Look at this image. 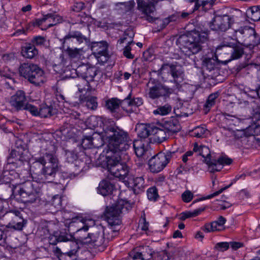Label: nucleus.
<instances>
[{"label": "nucleus", "instance_id": "1", "mask_svg": "<svg viewBox=\"0 0 260 260\" xmlns=\"http://www.w3.org/2000/svg\"><path fill=\"white\" fill-rule=\"evenodd\" d=\"M92 147L99 148L106 143L108 154L113 152L124 151L127 150L131 141L127 132L115 125H104L103 131L92 136Z\"/></svg>", "mask_w": 260, "mask_h": 260}, {"label": "nucleus", "instance_id": "2", "mask_svg": "<svg viewBox=\"0 0 260 260\" xmlns=\"http://www.w3.org/2000/svg\"><path fill=\"white\" fill-rule=\"evenodd\" d=\"M131 208L130 203L122 199L118 200L111 206L107 207L105 214L109 226L102 232L106 245L119 234V226L121 223L120 214L127 212Z\"/></svg>", "mask_w": 260, "mask_h": 260}, {"label": "nucleus", "instance_id": "3", "mask_svg": "<svg viewBox=\"0 0 260 260\" xmlns=\"http://www.w3.org/2000/svg\"><path fill=\"white\" fill-rule=\"evenodd\" d=\"M193 151L205 158L204 161L210 173L219 172L222 169V166L230 165L232 162L231 159L225 156H221L217 158H212L209 148L205 145H199L197 143L193 144Z\"/></svg>", "mask_w": 260, "mask_h": 260}, {"label": "nucleus", "instance_id": "4", "mask_svg": "<svg viewBox=\"0 0 260 260\" xmlns=\"http://www.w3.org/2000/svg\"><path fill=\"white\" fill-rule=\"evenodd\" d=\"M210 31L206 30L203 32H192L187 36H182L179 37L178 42L183 46L184 49H187L192 54L200 51L203 46V44L208 40Z\"/></svg>", "mask_w": 260, "mask_h": 260}, {"label": "nucleus", "instance_id": "5", "mask_svg": "<svg viewBox=\"0 0 260 260\" xmlns=\"http://www.w3.org/2000/svg\"><path fill=\"white\" fill-rule=\"evenodd\" d=\"M15 191L17 200L24 203H32L40 200L41 189L38 182L27 181L17 187Z\"/></svg>", "mask_w": 260, "mask_h": 260}, {"label": "nucleus", "instance_id": "6", "mask_svg": "<svg viewBox=\"0 0 260 260\" xmlns=\"http://www.w3.org/2000/svg\"><path fill=\"white\" fill-rule=\"evenodd\" d=\"M19 71L21 76L36 86H40L46 81L44 71L36 64L24 63L20 66Z\"/></svg>", "mask_w": 260, "mask_h": 260}, {"label": "nucleus", "instance_id": "7", "mask_svg": "<svg viewBox=\"0 0 260 260\" xmlns=\"http://www.w3.org/2000/svg\"><path fill=\"white\" fill-rule=\"evenodd\" d=\"M147 86L148 96L153 100L162 98L166 101L174 92L172 88L152 78L149 80Z\"/></svg>", "mask_w": 260, "mask_h": 260}, {"label": "nucleus", "instance_id": "8", "mask_svg": "<svg viewBox=\"0 0 260 260\" xmlns=\"http://www.w3.org/2000/svg\"><path fill=\"white\" fill-rule=\"evenodd\" d=\"M175 155V151H168L166 153H159L153 156L148 161L149 168L150 171L153 173L160 172Z\"/></svg>", "mask_w": 260, "mask_h": 260}, {"label": "nucleus", "instance_id": "9", "mask_svg": "<svg viewBox=\"0 0 260 260\" xmlns=\"http://www.w3.org/2000/svg\"><path fill=\"white\" fill-rule=\"evenodd\" d=\"M234 16L228 15H215L213 19L208 23L209 28L217 32H225L234 23Z\"/></svg>", "mask_w": 260, "mask_h": 260}, {"label": "nucleus", "instance_id": "10", "mask_svg": "<svg viewBox=\"0 0 260 260\" xmlns=\"http://www.w3.org/2000/svg\"><path fill=\"white\" fill-rule=\"evenodd\" d=\"M53 148V150L50 151V154H47V164L45 166L41 173L48 182H51L54 178L56 173L58 170V159L55 155L54 148L52 145H49L48 149Z\"/></svg>", "mask_w": 260, "mask_h": 260}, {"label": "nucleus", "instance_id": "11", "mask_svg": "<svg viewBox=\"0 0 260 260\" xmlns=\"http://www.w3.org/2000/svg\"><path fill=\"white\" fill-rule=\"evenodd\" d=\"M94 224V220L92 219H84L81 217L73 218L69 224V230L73 231L77 237L82 241L85 239V236L88 231L89 227Z\"/></svg>", "mask_w": 260, "mask_h": 260}, {"label": "nucleus", "instance_id": "12", "mask_svg": "<svg viewBox=\"0 0 260 260\" xmlns=\"http://www.w3.org/2000/svg\"><path fill=\"white\" fill-rule=\"evenodd\" d=\"M122 151L113 152L108 154L106 157L107 168L108 172L113 176L117 177L123 168L125 163L121 162Z\"/></svg>", "mask_w": 260, "mask_h": 260}, {"label": "nucleus", "instance_id": "13", "mask_svg": "<svg viewBox=\"0 0 260 260\" xmlns=\"http://www.w3.org/2000/svg\"><path fill=\"white\" fill-rule=\"evenodd\" d=\"M7 219L9 221L7 228L15 231L22 230L27 222V220L23 218L21 212L16 209L9 210Z\"/></svg>", "mask_w": 260, "mask_h": 260}, {"label": "nucleus", "instance_id": "14", "mask_svg": "<svg viewBox=\"0 0 260 260\" xmlns=\"http://www.w3.org/2000/svg\"><path fill=\"white\" fill-rule=\"evenodd\" d=\"M166 71L170 72L173 77V81L176 85L179 84L182 80L183 72L180 67L173 64H164L158 70L159 74L163 75Z\"/></svg>", "mask_w": 260, "mask_h": 260}, {"label": "nucleus", "instance_id": "15", "mask_svg": "<svg viewBox=\"0 0 260 260\" xmlns=\"http://www.w3.org/2000/svg\"><path fill=\"white\" fill-rule=\"evenodd\" d=\"M26 96L22 90H18L10 99V104L17 111L25 110L29 111L28 106L31 104H25Z\"/></svg>", "mask_w": 260, "mask_h": 260}, {"label": "nucleus", "instance_id": "16", "mask_svg": "<svg viewBox=\"0 0 260 260\" xmlns=\"http://www.w3.org/2000/svg\"><path fill=\"white\" fill-rule=\"evenodd\" d=\"M29 112L35 116H40L41 118H46L52 116L55 113V109L51 106L42 104L39 109L35 106H28Z\"/></svg>", "mask_w": 260, "mask_h": 260}, {"label": "nucleus", "instance_id": "17", "mask_svg": "<svg viewBox=\"0 0 260 260\" xmlns=\"http://www.w3.org/2000/svg\"><path fill=\"white\" fill-rule=\"evenodd\" d=\"M107 49V44L105 42H94L91 46L92 54L98 60L103 57L104 60L101 59L103 61H107L109 58Z\"/></svg>", "mask_w": 260, "mask_h": 260}, {"label": "nucleus", "instance_id": "18", "mask_svg": "<svg viewBox=\"0 0 260 260\" xmlns=\"http://www.w3.org/2000/svg\"><path fill=\"white\" fill-rule=\"evenodd\" d=\"M85 243L93 244L95 246H106V240L103 238L102 233L96 232L93 233H88L85 236V239L81 241Z\"/></svg>", "mask_w": 260, "mask_h": 260}, {"label": "nucleus", "instance_id": "19", "mask_svg": "<svg viewBox=\"0 0 260 260\" xmlns=\"http://www.w3.org/2000/svg\"><path fill=\"white\" fill-rule=\"evenodd\" d=\"M98 71L96 68L90 67L87 64H83L78 67L76 72L80 74L82 78L87 81H92L97 74Z\"/></svg>", "mask_w": 260, "mask_h": 260}, {"label": "nucleus", "instance_id": "20", "mask_svg": "<svg viewBox=\"0 0 260 260\" xmlns=\"http://www.w3.org/2000/svg\"><path fill=\"white\" fill-rule=\"evenodd\" d=\"M134 35L132 31L125 32L123 37L120 38L118 41V43L121 44L124 42L127 43V45L123 49V54L127 58L133 59L134 58V55L131 52V47L130 45L133 42V37Z\"/></svg>", "mask_w": 260, "mask_h": 260}, {"label": "nucleus", "instance_id": "21", "mask_svg": "<svg viewBox=\"0 0 260 260\" xmlns=\"http://www.w3.org/2000/svg\"><path fill=\"white\" fill-rule=\"evenodd\" d=\"M129 186L133 188L135 193L138 194L144 191L146 184L143 176L134 177L131 176V179H129Z\"/></svg>", "mask_w": 260, "mask_h": 260}, {"label": "nucleus", "instance_id": "22", "mask_svg": "<svg viewBox=\"0 0 260 260\" xmlns=\"http://www.w3.org/2000/svg\"><path fill=\"white\" fill-rule=\"evenodd\" d=\"M50 151L43 153V156L36 159L30 166V170L36 174L42 173L44 167L47 164V155L50 154Z\"/></svg>", "mask_w": 260, "mask_h": 260}, {"label": "nucleus", "instance_id": "23", "mask_svg": "<svg viewBox=\"0 0 260 260\" xmlns=\"http://www.w3.org/2000/svg\"><path fill=\"white\" fill-rule=\"evenodd\" d=\"M153 126L154 125L142 123L137 124L135 130L139 137L146 138L152 135Z\"/></svg>", "mask_w": 260, "mask_h": 260}, {"label": "nucleus", "instance_id": "24", "mask_svg": "<svg viewBox=\"0 0 260 260\" xmlns=\"http://www.w3.org/2000/svg\"><path fill=\"white\" fill-rule=\"evenodd\" d=\"M235 32L237 39H243L245 43L250 36L255 33V29L251 27L246 26L235 30Z\"/></svg>", "mask_w": 260, "mask_h": 260}, {"label": "nucleus", "instance_id": "25", "mask_svg": "<svg viewBox=\"0 0 260 260\" xmlns=\"http://www.w3.org/2000/svg\"><path fill=\"white\" fill-rule=\"evenodd\" d=\"M114 188V185L108 180L102 181L99 185L98 191L103 196L111 194Z\"/></svg>", "mask_w": 260, "mask_h": 260}, {"label": "nucleus", "instance_id": "26", "mask_svg": "<svg viewBox=\"0 0 260 260\" xmlns=\"http://www.w3.org/2000/svg\"><path fill=\"white\" fill-rule=\"evenodd\" d=\"M163 127L170 135L177 133L181 129L178 121L175 119L165 121Z\"/></svg>", "mask_w": 260, "mask_h": 260}, {"label": "nucleus", "instance_id": "27", "mask_svg": "<svg viewBox=\"0 0 260 260\" xmlns=\"http://www.w3.org/2000/svg\"><path fill=\"white\" fill-rule=\"evenodd\" d=\"M216 0H199L195 2L194 11L206 12L211 9Z\"/></svg>", "mask_w": 260, "mask_h": 260}, {"label": "nucleus", "instance_id": "28", "mask_svg": "<svg viewBox=\"0 0 260 260\" xmlns=\"http://www.w3.org/2000/svg\"><path fill=\"white\" fill-rule=\"evenodd\" d=\"M152 136H153V139L160 143L165 141L170 135L168 134V132L164 128L161 129L154 125Z\"/></svg>", "mask_w": 260, "mask_h": 260}, {"label": "nucleus", "instance_id": "29", "mask_svg": "<svg viewBox=\"0 0 260 260\" xmlns=\"http://www.w3.org/2000/svg\"><path fill=\"white\" fill-rule=\"evenodd\" d=\"M23 57L27 58H32L38 54V50L32 44H27L22 47L21 51Z\"/></svg>", "mask_w": 260, "mask_h": 260}, {"label": "nucleus", "instance_id": "30", "mask_svg": "<svg viewBox=\"0 0 260 260\" xmlns=\"http://www.w3.org/2000/svg\"><path fill=\"white\" fill-rule=\"evenodd\" d=\"M123 101H121L117 98H112L106 101V108L111 112H116L119 109Z\"/></svg>", "mask_w": 260, "mask_h": 260}, {"label": "nucleus", "instance_id": "31", "mask_svg": "<svg viewBox=\"0 0 260 260\" xmlns=\"http://www.w3.org/2000/svg\"><path fill=\"white\" fill-rule=\"evenodd\" d=\"M45 22H47L48 27H51L59 23L61 21V17L55 13H48L44 15Z\"/></svg>", "mask_w": 260, "mask_h": 260}, {"label": "nucleus", "instance_id": "32", "mask_svg": "<svg viewBox=\"0 0 260 260\" xmlns=\"http://www.w3.org/2000/svg\"><path fill=\"white\" fill-rule=\"evenodd\" d=\"M65 157L68 162L73 163L75 162V166H80L84 164L83 161L77 159V154L73 151L66 150Z\"/></svg>", "mask_w": 260, "mask_h": 260}, {"label": "nucleus", "instance_id": "33", "mask_svg": "<svg viewBox=\"0 0 260 260\" xmlns=\"http://www.w3.org/2000/svg\"><path fill=\"white\" fill-rule=\"evenodd\" d=\"M73 32L69 33L68 35L65 36L63 38L60 40L61 42L62 45L60 47L61 49H64L67 47L72 48L74 47L76 44L74 38L72 37Z\"/></svg>", "mask_w": 260, "mask_h": 260}, {"label": "nucleus", "instance_id": "34", "mask_svg": "<svg viewBox=\"0 0 260 260\" xmlns=\"http://www.w3.org/2000/svg\"><path fill=\"white\" fill-rule=\"evenodd\" d=\"M63 50L67 54L70 58H77L80 57L83 52V48H77L73 47L72 48L67 47Z\"/></svg>", "mask_w": 260, "mask_h": 260}, {"label": "nucleus", "instance_id": "35", "mask_svg": "<svg viewBox=\"0 0 260 260\" xmlns=\"http://www.w3.org/2000/svg\"><path fill=\"white\" fill-rule=\"evenodd\" d=\"M247 14L253 21L260 20V6H254L248 8Z\"/></svg>", "mask_w": 260, "mask_h": 260}, {"label": "nucleus", "instance_id": "36", "mask_svg": "<svg viewBox=\"0 0 260 260\" xmlns=\"http://www.w3.org/2000/svg\"><path fill=\"white\" fill-rule=\"evenodd\" d=\"M130 140L132 141L131 139ZM132 144V141H131V145ZM133 147L136 155L138 157L142 156L144 154L146 151L144 148V144H143L142 141L140 140H135L133 142Z\"/></svg>", "mask_w": 260, "mask_h": 260}, {"label": "nucleus", "instance_id": "37", "mask_svg": "<svg viewBox=\"0 0 260 260\" xmlns=\"http://www.w3.org/2000/svg\"><path fill=\"white\" fill-rule=\"evenodd\" d=\"M172 111V107L170 105L167 104L164 106H160L153 110V113L154 115H160L165 116L169 114Z\"/></svg>", "mask_w": 260, "mask_h": 260}, {"label": "nucleus", "instance_id": "38", "mask_svg": "<svg viewBox=\"0 0 260 260\" xmlns=\"http://www.w3.org/2000/svg\"><path fill=\"white\" fill-rule=\"evenodd\" d=\"M219 95L218 92L210 94L204 106L205 110L209 111L211 107H212L216 103V100Z\"/></svg>", "mask_w": 260, "mask_h": 260}, {"label": "nucleus", "instance_id": "39", "mask_svg": "<svg viewBox=\"0 0 260 260\" xmlns=\"http://www.w3.org/2000/svg\"><path fill=\"white\" fill-rule=\"evenodd\" d=\"M205 209V207H201L192 211H186L181 213L180 219L182 220L190 217H196L200 215Z\"/></svg>", "mask_w": 260, "mask_h": 260}, {"label": "nucleus", "instance_id": "40", "mask_svg": "<svg viewBox=\"0 0 260 260\" xmlns=\"http://www.w3.org/2000/svg\"><path fill=\"white\" fill-rule=\"evenodd\" d=\"M124 168H123L119 173L117 178L123 180L126 185L129 184V179H131V175L129 174V168L126 164L124 165Z\"/></svg>", "mask_w": 260, "mask_h": 260}, {"label": "nucleus", "instance_id": "41", "mask_svg": "<svg viewBox=\"0 0 260 260\" xmlns=\"http://www.w3.org/2000/svg\"><path fill=\"white\" fill-rule=\"evenodd\" d=\"M207 133L208 129L205 125L197 126L192 131V136L197 138L205 137Z\"/></svg>", "mask_w": 260, "mask_h": 260}, {"label": "nucleus", "instance_id": "42", "mask_svg": "<svg viewBox=\"0 0 260 260\" xmlns=\"http://www.w3.org/2000/svg\"><path fill=\"white\" fill-rule=\"evenodd\" d=\"M245 44L250 48L257 46L260 44V37L255 31L254 34L250 36Z\"/></svg>", "mask_w": 260, "mask_h": 260}, {"label": "nucleus", "instance_id": "43", "mask_svg": "<svg viewBox=\"0 0 260 260\" xmlns=\"http://www.w3.org/2000/svg\"><path fill=\"white\" fill-rule=\"evenodd\" d=\"M81 102H86V105L88 109L94 110L98 106L96 98L94 96H87L84 99L81 98Z\"/></svg>", "mask_w": 260, "mask_h": 260}, {"label": "nucleus", "instance_id": "44", "mask_svg": "<svg viewBox=\"0 0 260 260\" xmlns=\"http://www.w3.org/2000/svg\"><path fill=\"white\" fill-rule=\"evenodd\" d=\"M244 53L243 48L239 45H234L233 46L231 52V60L237 59L242 57Z\"/></svg>", "mask_w": 260, "mask_h": 260}, {"label": "nucleus", "instance_id": "45", "mask_svg": "<svg viewBox=\"0 0 260 260\" xmlns=\"http://www.w3.org/2000/svg\"><path fill=\"white\" fill-rule=\"evenodd\" d=\"M123 103H126L129 106L139 107L143 104V100L141 98H136L131 100L129 96L126 98L123 101Z\"/></svg>", "mask_w": 260, "mask_h": 260}, {"label": "nucleus", "instance_id": "46", "mask_svg": "<svg viewBox=\"0 0 260 260\" xmlns=\"http://www.w3.org/2000/svg\"><path fill=\"white\" fill-rule=\"evenodd\" d=\"M77 250H71L69 252L61 253L60 256V260H75L76 258Z\"/></svg>", "mask_w": 260, "mask_h": 260}, {"label": "nucleus", "instance_id": "47", "mask_svg": "<svg viewBox=\"0 0 260 260\" xmlns=\"http://www.w3.org/2000/svg\"><path fill=\"white\" fill-rule=\"evenodd\" d=\"M69 239L63 235H60L59 236L51 235L49 237V243L52 245H55L58 242H66Z\"/></svg>", "mask_w": 260, "mask_h": 260}, {"label": "nucleus", "instance_id": "48", "mask_svg": "<svg viewBox=\"0 0 260 260\" xmlns=\"http://www.w3.org/2000/svg\"><path fill=\"white\" fill-rule=\"evenodd\" d=\"M224 122L229 125H236L239 122V119L235 116L230 115L229 114H225L224 115V118L223 119Z\"/></svg>", "mask_w": 260, "mask_h": 260}, {"label": "nucleus", "instance_id": "49", "mask_svg": "<svg viewBox=\"0 0 260 260\" xmlns=\"http://www.w3.org/2000/svg\"><path fill=\"white\" fill-rule=\"evenodd\" d=\"M135 5V3L133 0L125 3H119L116 4V6H120V8L125 12L131 11L134 7Z\"/></svg>", "mask_w": 260, "mask_h": 260}, {"label": "nucleus", "instance_id": "50", "mask_svg": "<svg viewBox=\"0 0 260 260\" xmlns=\"http://www.w3.org/2000/svg\"><path fill=\"white\" fill-rule=\"evenodd\" d=\"M78 90L80 92H82L85 91H90V86L89 85V82L87 80L82 79L80 82L77 84Z\"/></svg>", "mask_w": 260, "mask_h": 260}, {"label": "nucleus", "instance_id": "51", "mask_svg": "<svg viewBox=\"0 0 260 260\" xmlns=\"http://www.w3.org/2000/svg\"><path fill=\"white\" fill-rule=\"evenodd\" d=\"M147 197L150 201H155L158 197L157 188L155 187L149 188L147 190Z\"/></svg>", "mask_w": 260, "mask_h": 260}, {"label": "nucleus", "instance_id": "52", "mask_svg": "<svg viewBox=\"0 0 260 260\" xmlns=\"http://www.w3.org/2000/svg\"><path fill=\"white\" fill-rule=\"evenodd\" d=\"M31 42L34 46H43L45 44L46 40L44 37L38 36L34 37Z\"/></svg>", "mask_w": 260, "mask_h": 260}, {"label": "nucleus", "instance_id": "53", "mask_svg": "<svg viewBox=\"0 0 260 260\" xmlns=\"http://www.w3.org/2000/svg\"><path fill=\"white\" fill-rule=\"evenodd\" d=\"M179 17V14H174L162 20L161 27H165L170 22L176 21Z\"/></svg>", "mask_w": 260, "mask_h": 260}, {"label": "nucleus", "instance_id": "54", "mask_svg": "<svg viewBox=\"0 0 260 260\" xmlns=\"http://www.w3.org/2000/svg\"><path fill=\"white\" fill-rule=\"evenodd\" d=\"M51 203L56 209H60L62 206L61 196L58 194L54 196L51 200Z\"/></svg>", "mask_w": 260, "mask_h": 260}, {"label": "nucleus", "instance_id": "55", "mask_svg": "<svg viewBox=\"0 0 260 260\" xmlns=\"http://www.w3.org/2000/svg\"><path fill=\"white\" fill-rule=\"evenodd\" d=\"M230 244V243L226 242H219L216 244L214 249L217 251L223 252L229 248Z\"/></svg>", "mask_w": 260, "mask_h": 260}, {"label": "nucleus", "instance_id": "56", "mask_svg": "<svg viewBox=\"0 0 260 260\" xmlns=\"http://www.w3.org/2000/svg\"><path fill=\"white\" fill-rule=\"evenodd\" d=\"M254 124H252L248 127L250 131L253 130L256 128H260V114H256L252 118Z\"/></svg>", "mask_w": 260, "mask_h": 260}, {"label": "nucleus", "instance_id": "57", "mask_svg": "<svg viewBox=\"0 0 260 260\" xmlns=\"http://www.w3.org/2000/svg\"><path fill=\"white\" fill-rule=\"evenodd\" d=\"M82 146L84 149L91 148L92 147V136H86L82 142Z\"/></svg>", "mask_w": 260, "mask_h": 260}, {"label": "nucleus", "instance_id": "58", "mask_svg": "<svg viewBox=\"0 0 260 260\" xmlns=\"http://www.w3.org/2000/svg\"><path fill=\"white\" fill-rule=\"evenodd\" d=\"M72 37L74 38L76 43H78L79 44H81L86 40V38L83 35H82V34L81 32L79 31L73 32Z\"/></svg>", "mask_w": 260, "mask_h": 260}, {"label": "nucleus", "instance_id": "59", "mask_svg": "<svg viewBox=\"0 0 260 260\" xmlns=\"http://www.w3.org/2000/svg\"><path fill=\"white\" fill-rule=\"evenodd\" d=\"M213 59L210 58H205L203 60V66L209 70H212L214 68Z\"/></svg>", "mask_w": 260, "mask_h": 260}, {"label": "nucleus", "instance_id": "60", "mask_svg": "<svg viewBox=\"0 0 260 260\" xmlns=\"http://www.w3.org/2000/svg\"><path fill=\"white\" fill-rule=\"evenodd\" d=\"M193 193L189 190L185 191L182 194V199L184 202L188 203L192 199Z\"/></svg>", "mask_w": 260, "mask_h": 260}, {"label": "nucleus", "instance_id": "61", "mask_svg": "<svg viewBox=\"0 0 260 260\" xmlns=\"http://www.w3.org/2000/svg\"><path fill=\"white\" fill-rule=\"evenodd\" d=\"M85 4L82 2H76L74 3L72 7V10L79 12L85 8Z\"/></svg>", "mask_w": 260, "mask_h": 260}, {"label": "nucleus", "instance_id": "62", "mask_svg": "<svg viewBox=\"0 0 260 260\" xmlns=\"http://www.w3.org/2000/svg\"><path fill=\"white\" fill-rule=\"evenodd\" d=\"M17 154H18V152L16 150H12L10 154V157L8 158V160L10 163H14V161H13V159H14L15 161H17V160L21 161L22 162V160L21 159V157L19 156L18 157L17 156Z\"/></svg>", "mask_w": 260, "mask_h": 260}, {"label": "nucleus", "instance_id": "63", "mask_svg": "<svg viewBox=\"0 0 260 260\" xmlns=\"http://www.w3.org/2000/svg\"><path fill=\"white\" fill-rule=\"evenodd\" d=\"M139 228L143 231H146L148 229V222L146 221L145 218H143L140 220Z\"/></svg>", "mask_w": 260, "mask_h": 260}, {"label": "nucleus", "instance_id": "64", "mask_svg": "<svg viewBox=\"0 0 260 260\" xmlns=\"http://www.w3.org/2000/svg\"><path fill=\"white\" fill-rule=\"evenodd\" d=\"M9 213V211L4 207L3 205L0 206V217H3L6 216V218H8V214Z\"/></svg>", "mask_w": 260, "mask_h": 260}]
</instances>
